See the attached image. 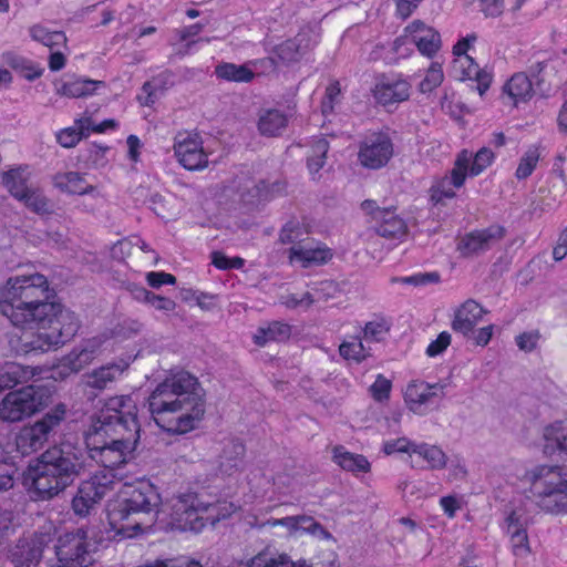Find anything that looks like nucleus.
I'll list each match as a JSON object with an SVG mask.
<instances>
[{"label":"nucleus","instance_id":"f257e3e1","mask_svg":"<svg viewBox=\"0 0 567 567\" xmlns=\"http://www.w3.org/2000/svg\"><path fill=\"white\" fill-rule=\"evenodd\" d=\"M50 285L39 272L14 275L0 285V312L22 330L11 336L9 346L17 354L44 353L71 340L80 328L75 312L49 300Z\"/></svg>","mask_w":567,"mask_h":567},{"label":"nucleus","instance_id":"f03ea898","mask_svg":"<svg viewBox=\"0 0 567 567\" xmlns=\"http://www.w3.org/2000/svg\"><path fill=\"white\" fill-rule=\"evenodd\" d=\"M97 505L110 492L118 488L117 494L106 506L110 532L115 539L133 538L151 528L156 520L161 495L148 483L137 485L123 484L112 471H100L80 485Z\"/></svg>","mask_w":567,"mask_h":567},{"label":"nucleus","instance_id":"7ed1b4c3","mask_svg":"<svg viewBox=\"0 0 567 567\" xmlns=\"http://www.w3.org/2000/svg\"><path fill=\"white\" fill-rule=\"evenodd\" d=\"M137 401L132 394L107 398L85 432L86 447L102 471H112L127 462L140 440Z\"/></svg>","mask_w":567,"mask_h":567},{"label":"nucleus","instance_id":"20e7f679","mask_svg":"<svg viewBox=\"0 0 567 567\" xmlns=\"http://www.w3.org/2000/svg\"><path fill=\"white\" fill-rule=\"evenodd\" d=\"M148 406L161 429L185 434L197 429L204 419V390L190 373L178 371L155 388L148 398Z\"/></svg>","mask_w":567,"mask_h":567},{"label":"nucleus","instance_id":"39448f33","mask_svg":"<svg viewBox=\"0 0 567 567\" xmlns=\"http://www.w3.org/2000/svg\"><path fill=\"white\" fill-rule=\"evenodd\" d=\"M86 453L81 446L62 442L29 464L23 484L40 499H49L68 486L85 470Z\"/></svg>","mask_w":567,"mask_h":567},{"label":"nucleus","instance_id":"423d86ee","mask_svg":"<svg viewBox=\"0 0 567 567\" xmlns=\"http://www.w3.org/2000/svg\"><path fill=\"white\" fill-rule=\"evenodd\" d=\"M171 504V524L183 532L199 533L207 525H216L233 516L239 506L226 499L212 502L204 494L187 491L173 496Z\"/></svg>","mask_w":567,"mask_h":567},{"label":"nucleus","instance_id":"0eeeda50","mask_svg":"<svg viewBox=\"0 0 567 567\" xmlns=\"http://www.w3.org/2000/svg\"><path fill=\"white\" fill-rule=\"evenodd\" d=\"M530 493L546 513L567 514V473L558 466L539 465L528 472Z\"/></svg>","mask_w":567,"mask_h":567},{"label":"nucleus","instance_id":"6e6552de","mask_svg":"<svg viewBox=\"0 0 567 567\" xmlns=\"http://www.w3.org/2000/svg\"><path fill=\"white\" fill-rule=\"evenodd\" d=\"M52 391L43 385H27L10 391L0 401V420L20 422L44 410L51 402Z\"/></svg>","mask_w":567,"mask_h":567},{"label":"nucleus","instance_id":"1a4fd4ad","mask_svg":"<svg viewBox=\"0 0 567 567\" xmlns=\"http://www.w3.org/2000/svg\"><path fill=\"white\" fill-rule=\"evenodd\" d=\"M66 406L59 403L32 424L24 425L16 437L17 449L22 454L33 453L44 446L65 420Z\"/></svg>","mask_w":567,"mask_h":567},{"label":"nucleus","instance_id":"9d476101","mask_svg":"<svg viewBox=\"0 0 567 567\" xmlns=\"http://www.w3.org/2000/svg\"><path fill=\"white\" fill-rule=\"evenodd\" d=\"M96 548L94 532L89 528H78L59 538L55 554L64 567H85L93 563Z\"/></svg>","mask_w":567,"mask_h":567},{"label":"nucleus","instance_id":"9b49d317","mask_svg":"<svg viewBox=\"0 0 567 567\" xmlns=\"http://www.w3.org/2000/svg\"><path fill=\"white\" fill-rule=\"evenodd\" d=\"M409 44H414L422 55L432 58L442 47L441 34L431 25L415 20L405 27L403 34L394 41L393 49L401 56H405L410 51L406 48Z\"/></svg>","mask_w":567,"mask_h":567},{"label":"nucleus","instance_id":"f8f14e48","mask_svg":"<svg viewBox=\"0 0 567 567\" xmlns=\"http://www.w3.org/2000/svg\"><path fill=\"white\" fill-rule=\"evenodd\" d=\"M249 524L251 527L256 528H274L281 526L286 529V536L289 538H299L303 535H310L319 540H333L332 535L313 517L308 515L270 518L260 524Z\"/></svg>","mask_w":567,"mask_h":567},{"label":"nucleus","instance_id":"ddd939ff","mask_svg":"<svg viewBox=\"0 0 567 567\" xmlns=\"http://www.w3.org/2000/svg\"><path fill=\"white\" fill-rule=\"evenodd\" d=\"M246 567H340L338 555L332 551H323L315 561L306 559L293 560L286 553H270L264 549L247 560Z\"/></svg>","mask_w":567,"mask_h":567},{"label":"nucleus","instance_id":"4468645a","mask_svg":"<svg viewBox=\"0 0 567 567\" xmlns=\"http://www.w3.org/2000/svg\"><path fill=\"white\" fill-rule=\"evenodd\" d=\"M472 159V152L463 150L455 158L454 166L449 175L435 181L431 186V200L441 204L446 199L455 197V190L461 188L467 176L468 164Z\"/></svg>","mask_w":567,"mask_h":567},{"label":"nucleus","instance_id":"2eb2a0df","mask_svg":"<svg viewBox=\"0 0 567 567\" xmlns=\"http://www.w3.org/2000/svg\"><path fill=\"white\" fill-rule=\"evenodd\" d=\"M394 153L390 136L383 132H374L364 137L358 152L359 163L369 169L385 166Z\"/></svg>","mask_w":567,"mask_h":567},{"label":"nucleus","instance_id":"dca6fc26","mask_svg":"<svg viewBox=\"0 0 567 567\" xmlns=\"http://www.w3.org/2000/svg\"><path fill=\"white\" fill-rule=\"evenodd\" d=\"M173 150L177 162L187 171H202L208 166V154L198 134L178 133Z\"/></svg>","mask_w":567,"mask_h":567},{"label":"nucleus","instance_id":"f3484780","mask_svg":"<svg viewBox=\"0 0 567 567\" xmlns=\"http://www.w3.org/2000/svg\"><path fill=\"white\" fill-rule=\"evenodd\" d=\"M141 323L134 320H126L118 323L110 332H103L99 336H94L82 344V349L90 354L92 360L105 350L113 347V343L120 342L124 339H128L141 331Z\"/></svg>","mask_w":567,"mask_h":567},{"label":"nucleus","instance_id":"a211bd4d","mask_svg":"<svg viewBox=\"0 0 567 567\" xmlns=\"http://www.w3.org/2000/svg\"><path fill=\"white\" fill-rule=\"evenodd\" d=\"M375 101L390 106L406 101L411 94V84L401 75L381 76L372 89Z\"/></svg>","mask_w":567,"mask_h":567},{"label":"nucleus","instance_id":"6ab92c4d","mask_svg":"<svg viewBox=\"0 0 567 567\" xmlns=\"http://www.w3.org/2000/svg\"><path fill=\"white\" fill-rule=\"evenodd\" d=\"M444 389L445 385L442 383H427L421 380H413L408 383L403 392L404 402L413 413L423 415L426 413V404L430 403L434 396L439 395V393L443 394Z\"/></svg>","mask_w":567,"mask_h":567},{"label":"nucleus","instance_id":"aec40b11","mask_svg":"<svg viewBox=\"0 0 567 567\" xmlns=\"http://www.w3.org/2000/svg\"><path fill=\"white\" fill-rule=\"evenodd\" d=\"M505 235V229L492 225L485 229L475 230L465 235L458 243L457 249L463 256L483 252L498 243Z\"/></svg>","mask_w":567,"mask_h":567},{"label":"nucleus","instance_id":"412c9836","mask_svg":"<svg viewBox=\"0 0 567 567\" xmlns=\"http://www.w3.org/2000/svg\"><path fill=\"white\" fill-rule=\"evenodd\" d=\"M332 258V251L323 244L312 240L301 241L289 250L291 264L300 265L303 268L328 262Z\"/></svg>","mask_w":567,"mask_h":567},{"label":"nucleus","instance_id":"4be33fe9","mask_svg":"<svg viewBox=\"0 0 567 567\" xmlns=\"http://www.w3.org/2000/svg\"><path fill=\"white\" fill-rule=\"evenodd\" d=\"M451 72L460 81L474 80L481 96L485 94L492 83V74L481 69L472 56L453 59Z\"/></svg>","mask_w":567,"mask_h":567},{"label":"nucleus","instance_id":"5701e85b","mask_svg":"<svg viewBox=\"0 0 567 567\" xmlns=\"http://www.w3.org/2000/svg\"><path fill=\"white\" fill-rule=\"evenodd\" d=\"M447 454L436 444L416 442L410 461L412 468L440 471L446 467Z\"/></svg>","mask_w":567,"mask_h":567},{"label":"nucleus","instance_id":"b1692460","mask_svg":"<svg viewBox=\"0 0 567 567\" xmlns=\"http://www.w3.org/2000/svg\"><path fill=\"white\" fill-rule=\"evenodd\" d=\"M316 43L315 33L310 29H303L295 38L280 43L275 52L282 62H296Z\"/></svg>","mask_w":567,"mask_h":567},{"label":"nucleus","instance_id":"393cba45","mask_svg":"<svg viewBox=\"0 0 567 567\" xmlns=\"http://www.w3.org/2000/svg\"><path fill=\"white\" fill-rule=\"evenodd\" d=\"M486 313L487 310H485L478 302L473 299H468L454 311L452 329L463 336H468Z\"/></svg>","mask_w":567,"mask_h":567},{"label":"nucleus","instance_id":"a878e982","mask_svg":"<svg viewBox=\"0 0 567 567\" xmlns=\"http://www.w3.org/2000/svg\"><path fill=\"white\" fill-rule=\"evenodd\" d=\"M134 359L135 357L127 355L118 359L116 362H112L93 370L86 375V384L90 388L99 390L107 388L111 383L123 375Z\"/></svg>","mask_w":567,"mask_h":567},{"label":"nucleus","instance_id":"bb28decb","mask_svg":"<svg viewBox=\"0 0 567 567\" xmlns=\"http://www.w3.org/2000/svg\"><path fill=\"white\" fill-rule=\"evenodd\" d=\"M332 461L341 470L355 477L369 474L372 467L371 462L364 455L350 452L342 445L332 447Z\"/></svg>","mask_w":567,"mask_h":567},{"label":"nucleus","instance_id":"cd10ccee","mask_svg":"<svg viewBox=\"0 0 567 567\" xmlns=\"http://www.w3.org/2000/svg\"><path fill=\"white\" fill-rule=\"evenodd\" d=\"M533 83L523 72L513 74L503 85V99L514 106H517L520 103H526L533 97Z\"/></svg>","mask_w":567,"mask_h":567},{"label":"nucleus","instance_id":"c85d7f7f","mask_svg":"<svg viewBox=\"0 0 567 567\" xmlns=\"http://www.w3.org/2000/svg\"><path fill=\"white\" fill-rule=\"evenodd\" d=\"M546 441L544 452L553 455L557 452L559 460L567 462V420L556 421L544 430Z\"/></svg>","mask_w":567,"mask_h":567},{"label":"nucleus","instance_id":"c756f323","mask_svg":"<svg viewBox=\"0 0 567 567\" xmlns=\"http://www.w3.org/2000/svg\"><path fill=\"white\" fill-rule=\"evenodd\" d=\"M103 85V82L85 78H71L54 84L55 93L60 96L79 99L92 95Z\"/></svg>","mask_w":567,"mask_h":567},{"label":"nucleus","instance_id":"7c9ffc66","mask_svg":"<svg viewBox=\"0 0 567 567\" xmlns=\"http://www.w3.org/2000/svg\"><path fill=\"white\" fill-rule=\"evenodd\" d=\"M284 189L285 186L281 183L268 185L264 181L256 183L252 179H248L241 189L240 196L246 204L254 205L280 195Z\"/></svg>","mask_w":567,"mask_h":567},{"label":"nucleus","instance_id":"2f4dec72","mask_svg":"<svg viewBox=\"0 0 567 567\" xmlns=\"http://www.w3.org/2000/svg\"><path fill=\"white\" fill-rule=\"evenodd\" d=\"M32 172L29 166H18L2 174L1 183L16 199L25 197L32 188L29 184Z\"/></svg>","mask_w":567,"mask_h":567},{"label":"nucleus","instance_id":"473e14b6","mask_svg":"<svg viewBox=\"0 0 567 567\" xmlns=\"http://www.w3.org/2000/svg\"><path fill=\"white\" fill-rule=\"evenodd\" d=\"M506 522L513 554L517 557H526L530 553V547L522 516L517 512H512Z\"/></svg>","mask_w":567,"mask_h":567},{"label":"nucleus","instance_id":"72a5a7b5","mask_svg":"<svg viewBox=\"0 0 567 567\" xmlns=\"http://www.w3.org/2000/svg\"><path fill=\"white\" fill-rule=\"evenodd\" d=\"M53 184L60 190L73 195L95 192V187L87 184L84 176L78 172L59 173L53 177Z\"/></svg>","mask_w":567,"mask_h":567},{"label":"nucleus","instance_id":"f704fd0d","mask_svg":"<svg viewBox=\"0 0 567 567\" xmlns=\"http://www.w3.org/2000/svg\"><path fill=\"white\" fill-rule=\"evenodd\" d=\"M287 124V115L279 110L267 109L259 112L257 128L264 136H277L281 134Z\"/></svg>","mask_w":567,"mask_h":567},{"label":"nucleus","instance_id":"c9c22d12","mask_svg":"<svg viewBox=\"0 0 567 567\" xmlns=\"http://www.w3.org/2000/svg\"><path fill=\"white\" fill-rule=\"evenodd\" d=\"M380 220L377 223L378 235L388 239H402L406 235V224L394 212H380Z\"/></svg>","mask_w":567,"mask_h":567},{"label":"nucleus","instance_id":"e433bc0d","mask_svg":"<svg viewBox=\"0 0 567 567\" xmlns=\"http://www.w3.org/2000/svg\"><path fill=\"white\" fill-rule=\"evenodd\" d=\"M43 543L40 540L23 542L12 553V561L17 567H37L42 558Z\"/></svg>","mask_w":567,"mask_h":567},{"label":"nucleus","instance_id":"4c0bfd02","mask_svg":"<svg viewBox=\"0 0 567 567\" xmlns=\"http://www.w3.org/2000/svg\"><path fill=\"white\" fill-rule=\"evenodd\" d=\"M92 362V358L82 348L73 349L64 355L55 368L59 377L65 378L76 373Z\"/></svg>","mask_w":567,"mask_h":567},{"label":"nucleus","instance_id":"58836bf2","mask_svg":"<svg viewBox=\"0 0 567 567\" xmlns=\"http://www.w3.org/2000/svg\"><path fill=\"white\" fill-rule=\"evenodd\" d=\"M2 62L18 72L28 81H33L42 75L43 69L32 61L21 56L14 52H6L2 54Z\"/></svg>","mask_w":567,"mask_h":567},{"label":"nucleus","instance_id":"ea45409f","mask_svg":"<svg viewBox=\"0 0 567 567\" xmlns=\"http://www.w3.org/2000/svg\"><path fill=\"white\" fill-rule=\"evenodd\" d=\"M90 128V117L75 120L74 125L55 133L56 142L64 148L76 146Z\"/></svg>","mask_w":567,"mask_h":567},{"label":"nucleus","instance_id":"a19ab883","mask_svg":"<svg viewBox=\"0 0 567 567\" xmlns=\"http://www.w3.org/2000/svg\"><path fill=\"white\" fill-rule=\"evenodd\" d=\"M244 453L245 446L240 442L229 441L226 443L220 455V471L227 475L233 474L241 465Z\"/></svg>","mask_w":567,"mask_h":567},{"label":"nucleus","instance_id":"79ce46f5","mask_svg":"<svg viewBox=\"0 0 567 567\" xmlns=\"http://www.w3.org/2000/svg\"><path fill=\"white\" fill-rule=\"evenodd\" d=\"M1 370L3 389H10L19 383L28 382L34 374L33 369L19 363H6Z\"/></svg>","mask_w":567,"mask_h":567},{"label":"nucleus","instance_id":"37998d69","mask_svg":"<svg viewBox=\"0 0 567 567\" xmlns=\"http://www.w3.org/2000/svg\"><path fill=\"white\" fill-rule=\"evenodd\" d=\"M216 75L225 81L248 83L255 78V72L246 64L238 65L235 63H221L215 69Z\"/></svg>","mask_w":567,"mask_h":567},{"label":"nucleus","instance_id":"c03bdc74","mask_svg":"<svg viewBox=\"0 0 567 567\" xmlns=\"http://www.w3.org/2000/svg\"><path fill=\"white\" fill-rule=\"evenodd\" d=\"M290 336V327L282 322H272L267 327H261L254 334V341L257 346L264 347L271 341H282Z\"/></svg>","mask_w":567,"mask_h":567},{"label":"nucleus","instance_id":"a18cd8bd","mask_svg":"<svg viewBox=\"0 0 567 567\" xmlns=\"http://www.w3.org/2000/svg\"><path fill=\"white\" fill-rule=\"evenodd\" d=\"M339 353L344 360L357 363L362 362L371 354L370 348H367L362 340L357 337L342 341L339 346Z\"/></svg>","mask_w":567,"mask_h":567},{"label":"nucleus","instance_id":"49530a36","mask_svg":"<svg viewBox=\"0 0 567 567\" xmlns=\"http://www.w3.org/2000/svg\"><path fill=\"white\" fill-rule=\"evenodd\" d=\"M540 148L537 145L529 146L520 156L517 168L515 171V177L518 181L528 178L536 169L540 159Z\"/></svg>","mask_w":567,"mask_h":567},{"label":"nucleus","instance_id":"de8ad7c7","mask_svg":"<svg viewBox=\"0 0 567 567\" xmlns=\"http://www.w3.org/2000/svg\"><path fill=\"white\" fill-rule=\"evenodd\" d=\"M30 37L43 45L53 49L66 43V37L61 31H51L44 25L35 24L29 30Z\"/></svg>","mask_w":567,"mask_h":567},{"label":"nucleus","instance_id":"09e8293b","mask_svg":"<svg viewBox=\"0 0 567 567\" xmlns=\"http://www.w3.org/2000/svg\"><path fill=\"white\" fill-rule=\"evenodd\" d=\"M19 202H22L25 207L39 215H45L52 212L50 200L41 190L34 187L30 188L25 193V197L20 198Z\"/></svg>","mask_w":567,"mask_h":567},{"label":"nucleus","instance_id":"8fccbe9b","mask_svg":"<svg viewBox=\"0 0 567 567\" xmlns=\"http://www.w3.org/2000/svg\"><path fill=\"white\" fill-rule=\"evenodd\" d=\"M495 159V154L492 150L487 147H482L476 152L475 155L472 154V159L468 164L467 175L477 176L482 174L487 167H489Z\"/></svg>","mask_w":567,"mask_h":567},{"label":"nucleus","instance_id":"3c124183","mask_svg":"<svg viewBox=\"0 0 567 567\" xmlns=\"http://www.w3.org/2000/svg\"><path fill=\"white\" fill-rule=\"evenodd\" d=\"M329 145L323 138L315 142L311 148V154L308 157V169L311 175L317 174L324 165L326 154L328 153Z\"/></svg>","mask_w":567,"mask_h":567},{"label":"nucleus","instance_id":"603ef678","mask_svg":"<svg viewBox=\"0 0 567 567\" xmlns=\"http://www.w3.org/2000/svg\"><path fill=\"white\" fill-rule=\"evenodd\" d=\"M444 80V72L442 64L439 62H432L429 66L424 79L420 82L419 89L422 93H430L434 89L439 87Z\"/></svg>","mask_w":567,"mask_h":567},{"label":"nucleus","instance_id":"864d4df0","mask_svg":"<svg viewBox=\"0 0 567 567\" xmlns=\"http://www.w3.org/2000/svg\"><path fill=\"white\" fill-rule=\"evenodd\" d=\"M416 442L410 440L406 436L391 439L383 442L382 451L385 455H392L395 453H404L409 456V462L412 458L413 450Z\"/></svg>","mask_w":567,"mask_h":567},{"label":"nucleus","instance_id":"5fc2aeb1","mask_svg":"<svg viewBox=\"0 0 567 567\" xmlns=\"http://www.w3.org/2000/svg\"><path fill=\"white\" fill-rule=\"evenodd\" d=\"M445 468L450 482L464 481L468 474L466 461L461 454L447 455Z\"/></svg>","mask_w":567,"mask_h":567},{"label":"nucleus","instance_id":"6e6d98bb","mask_svg":"<svg viewBox=\"0 0 567 567\" xmlns=\"http://www.w3.org/2000/svg\"><path fill=\"white\" fill-rule=\"evenodd\" d=\"M136 298L143 299L146 303L151 305L158 311L165 313L172 312L176 308V302L169 298L155 295L146 289H140Z\"/></svg>","mask_w":567,"mask_h":567},{"label":"nucleus","instance_id":"4d7b16f0","mask_svg":"<svg viewBox=\"0 0 567 567\" xmlns=\"http://www.w3.org/2000/svg\"><path fill=\"white\" fill-rule=\"evenodd\" d=\"M85 488L79 486L76 494L72 499V508L78 516L85 517L93 511L96 504L90 498Z\"/></svg>","mask_w":567,"mask_h":567},{"label":"nucleus","instance_id":"13d9d810","mask_svg":"<svg viewBox=\"0 0 567 567\" xmlns=\"http://www.w3.org/2000/svg\"><path fill=\"white\" fill-rule=\"evenodd\" d=\"M305 234V228L299 220L292 219L285 224L280 230V241L282 244H290L299 240Z\"/></svg>","mask_w":567,"mask_h":567},{"label":"nucleus","instance_id":"bf43d9fd","mask_svg":"<svg viewBox=\"0 0 567 567\" xmlns=\"http://www.w3.org/2000/svg\"><path fill=\"white\" fill-rule=\"evenodd\" d=\"M477 39L478 37L475 32L467 33L466 35L461 37L452 48L453 59L472 56L470 52L474 50Z\"/></svg>","mask_w":567,"mask_h":567},{"label":"nucleus","instance_id":"052dcab7","mask_svg":"<svg viewBox=\"0 0 567 567\" xmlns=\"http://www.w3.org/2000/svg\"><path fill=\"white\" fill-rule=\"evenodd\" d=\"M391 389V381L379 374L370 386V394L375 401L383 402L389 399Z\"/></svg>","mask_w":567,"mask_h":567},{"label":"nucleus","instance_id":"680f3d73","mask_svg":"<svg viewBox=\"0 0 567 567\" xmlns=\"http://www.w3.org/2000/svg\"><path fill=\"white\" fill-rule=\"evenodd\" d=\"M540 333L538 330L525 331L515 338L516 346L520 351L532 352L539 343Z\"/></svg>","mask_w":567,"mask_h":567},{"label":"nucleus","instance_id":"e2e57ef3","mask_svg":"<svg viewBox=\"0 0 567 567\" xmlns=\"http://www.w3.org/2000/svg\"><path fill=\"white\" fill-rule=\"evenodd\" d=\"M389 331V327L384 320H374L365 324L363 337L365 340L380 341Z\"/></svg>","mask_w":567,"mask_h":567},{"label":"nucleus","instance_id":"0e129e2a","mask_svg":"<svg viewBox=\"0 0 567 567\" xmlns=\"http://www.w3.org/2000/svg\"><path fill=\"white\" fill-rule=\"evenodd\" d=\"M402 284L413 285V286H426L430 284H437L440 281V275L437 272H420L409 277H403L400 279H395Z\"/></svg>","mask_w":567,"mask_h":567},{"label":"nucleus","instance_id":"69168bd1","mask_svg":"<svg viewBox=\"0 0 567 567\" xmlns=\"http://www.w3.org/2000/svg\"><path fill=\"white\" fill-rule=\"evenodd\" d=\"M451 344V334L446 331L441 332L426 348V354L431 358L443 353Z\"/></svg>","mask_w":567,"mask_h":567},{"label":"nucleus","instance_id":"338daca9","mask_svg":"<svg viewBox=\"0 0 567 567\" xmlns=\"http://www.w3.org/2000/svg\"><path fill=\"white\" fill-rule=\"evenodd\" d=\"M440 506L449 518H454L462 508V497L456 495L443 496L440 499Z\"/></svg>","mask_w":567,"mask_h":567},{"label":"nucleus","instance_id":"774afa93","mask_svg":"<svg viewBox=\"0 0 567 567\" xmlns=\"http://www.w3.org/2000/svg\"><path fill=\"white\" fill-rule=\"evenodd\" d=\"M157 567H203L198 560L190 557H179L171 560L155 561Z\"/></svg>","mask_w":567,"mask_h":567}]
</instances>
